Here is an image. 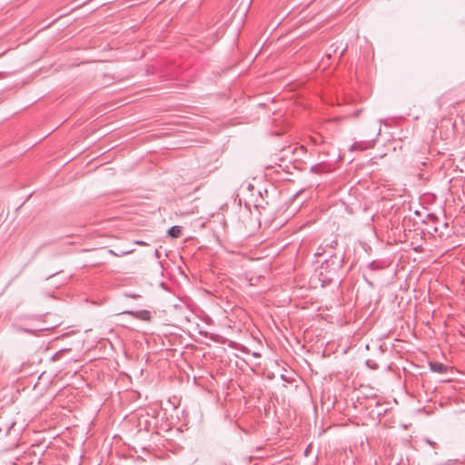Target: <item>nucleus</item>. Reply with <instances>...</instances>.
I'll use <instances>...</instances> for the list:
<instances>
[{
	"mask_svg": "<svg viewBox=\"0 0 465 465\" xmlns=\"http://www.w3.org/2000/svg\"><path fill=\"white\" fill-rule=\"evenodd\" d=\"M327 261H325V262L322 263L320 267L319 279L322 282V286L331 282L336 273L334 269L327 272Z\"/></svg>",
	"mask_w": 465,
	"mask_h": 465,
	"instance_id": "1",
	"label": "nucleus"
},
{
	"mask_svg": "<svg viewBox=\"0 0 465 465\" xmlns=\"http://www.w3.org/2000/svg\"><path fill=\"white\" fill-rule=\"evenodd\" d=\"M375 144V140L357 141L354 142L350 147V151H365L372 148Z\"/></svg>",
	"mask_w": 465,
	"mask_h": 465,
	"instance_id": "2",
	"label": "nucleus"
},
{
	"mask_svg": "<svg viewBox=\"0 0 465 465\" xmlns=\"http://www.w3.org/2000/svg\"><path fill=\"white\" fill-rule=\"evenodd\" d=\"M123 313L133 315L138 319L148 321L150 320V312L146 310L139 311V312H134V311H125Z\"/></svg>",
	"mask_w": 465,
	"mask_h": 465,
	"instance_id": "3",
	"label": "nucleus"
},
{
	"mask_svg": "<svg viewBox=\"0 0 465 465\" xmlns=\"http://www.w3.org/2000/svg\"><path fill=\"white\" fill-rule=\"evenodd\" d=\"M429 365H430V370L431 371L440 373V374L446 373L447 370H448V367L446 365H444L441 362H438V361L430 362Z\"/></svg>",
	"mask_w": 465,
	"mask_h": 465,
	"instance_id": "4",
	"label": "nucleus"
},
{
	"mask_svg": "<svg viewBox=\"0 0 465 465\" xmlns=\"http://www.w3.org/2000/svg\"><path fill=\"white\" fill-rule=\"evenodd\" d=\"M322 243H324V245H325V249H326V250H327V249H329V250H330V251L328 252V255H329L330 257H332V256H333V252H332V250H333V249L337 246V244H338L337 240H335V239H331V240H330V241L325 240Z\"/></svg>",
	"mask_w": 465,
	"mask_h": 465,
	"instance_id": "5",
	"label": "nucleus"
},
{
	"mask_svg": "<svg viewBox=\"0 0 465 465\" xmlns=\"http://www.w3.org/2000/svg\"><path fill=\"white\" fill-rule=\"evenodd\" d=\"M181 233H182V227L178 226V225L172 226L168 230V235L171 236L172 238H178V237H180Z\"/></svg>",
	"mask_w": 465,
	"mask_h": 465,
	"instance_id": "6",
	"label": "nucleus"
},
{
	"mask_svg": "<svg viewBox=\"0 0 465 465\" xmlns=\"http://www.w3.org/2000/svg\"><path fill=\"white\" fill-rule=\"evenodd\" d=\"M325 252H327V251H326V249H325V245H324V243H322V244L318 247V249H317V251H316V252H315V256H322V255H323Z\"/></svg>",
	"mask_w": 465,
	"mask_h": 465,
	"instance_id": "7",
	"label": "nucleus"
},
{
	"mask_svg": "<svg viewBox=\"0 0 465 465\" xmlns=\"http://www.w3.org/2000/svg\"><path fill=\"white\" fill-rule=\"evenodd\" d=\"M133 252H134V250L124 251V252H121V255H126V254L132 253ZM109 252L111 254H114V255H116V256H120V254H116L113 250H109Z\"/></svg>",
	"mask_w": 465,
	"mask_h": 465,
	"instance_id": "8",
	"label": "nucleus"
},
{
	"mask_svg": "<svg viewBox=\"0 0 465 465\" xmlns=\"http://www.w3.org/2000/svg\"><path fill=\"white\" fill-rule=\"evenodd\" d=\"M135 243L138 245H146V242L143 241H136Z\"/></svg>",
	"mask_w": 465,
	"mask_h": 465,
	"instance_id": "9",
	"label": "nucleus"
},
{
	"mask_svg": "<svg viewBox=\"0 0 465 465\" xmlns=\"http://www.w3.org/2000/svg\"><path fill=\"white\" fill-rule=\"evenodd\" d=\"M427 442H428L430 445H432V446H434V445H435V442L430 441V440H427Z\"/></svg>",
	"mask_w": 465,
	"mask_h": 465,
	"instance_id": "10",
	"label": "nucleus"
},
{
	"mask_svg": "<svg viewBox=\"0 0 465 465\" xmlns=\"http://www.w3.org/2000/svg\"><path fill=\"white\" fill-rule=\"evenodd\" d=\"M331 51H330V52L327 54V56H328V57H331Z\"/></svg>",
	"mask_w": 465,
	"mask_h": 465,
	"instance_id": "11",
	"label": "nucleus"
},
{
	"mask_svg": "<svg viewBox=\"0 0 465 465\" xmlns=\"http://www.w3.org/2000/svg\"><path fill=\"white\" fill-rule=\"evenodd\" d=\"M343 54V50L340 53L339 57H341Z\"/></svg>",
	"mask_w": 465,
	"mask_h": 465,
	"instance_id": "12",
	"label": "nucleus"
}]
</instances>
